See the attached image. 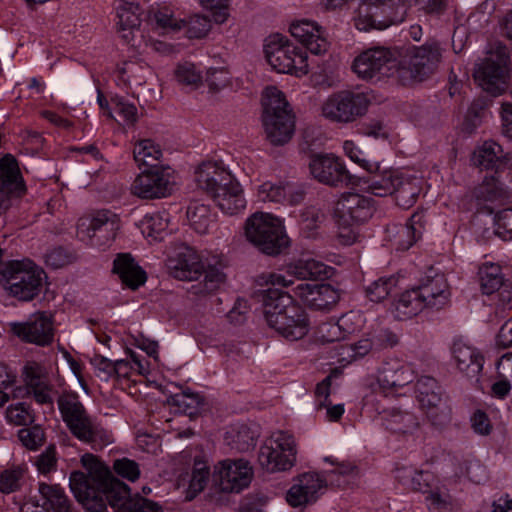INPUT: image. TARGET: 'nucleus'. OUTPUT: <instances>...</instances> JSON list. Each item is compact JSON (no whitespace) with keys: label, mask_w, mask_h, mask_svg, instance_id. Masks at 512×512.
<instances>
[{"label":"nucleus","mask_w":512,"mask_h":512,"mask_svg":"<svg viewBox=\"0 0 512 512\" xmlns=\"http://www.w3.org/2000/svg\"><path fill=\"white\" fill-rule=\"evenodd\" d=\"M187 218L197 233L206 234L214 224L215 215L211 212L210 206L194 202L188 206Z\"/></svg>","instance_id":"43"},{"label":"nucleus","mask_w":512,"mask_h":512,"mask_svg":"<svg viewBox=\"0 0 512 512\" xmlns=\"http://www.w3.org/2000/svg\"><path fill=\"white\" fill-rule=\"evenodd\" d=\"M480 286L484 294H492L503 284L501 268L498 265H484L479 269Z\"/></svg>","instance_id":"53"},{"label":"nucleus","mask_w":512,"mask_h":512,"mask_svg":"<svg viewBox=\"0 0 512 512\" xmlns=\"http://www.w3.org/2000/svg\"><path fill=\"white\" fill-rule=\"evenodd\" d=\"M290 33L312 54L320 55L328 49L324 31L316 22L306 19L294 21L290 25Z\"/></svg>","instance_id":"26"},{"label":"nucleus","mask_w":512,"mask_h":512,"mask_svg":"<svg viewBox=\"0 0 512 512\" xmlns=\"http://www.w3.org/2000/svg\"><path fill=\"white\" fill-rule=\"evenodd\" d=\"M38 471L42 474H48L57 468L56 448L53 445L48 446L36 460Z\"/></svg>","instance_id":"64"},{"label":"nucleus","mask_w":512,"mask_h":512,"mask_svg":"<svg viewBox=\"0 0 512 512\" xmlns=\"http://www.w3.org/2000/svg\"><path fill=\"white\" fill-rule=\"evenodd\" d=\"M337 322L345 339L348 335L361 329L363 317L359 313L349 312L341 316Z\"/></svg>","instance_id":"63"},{"label":"nucleus","mask_w":512,"mask_h":512,"mask_svg":"<svg viewBox=\"0 0 512 512\" xmlns=\"http://www.w3.org/2000/svg\"><path fill=\"white\" fill-rule=\"evenodd\" d=\"M504 157L502 147L494 141H486L478 147L472 157L473 163L484 169H493Z\"/></svg>","instance_id":"42"},{"label":"nucleus","mask_w":512,"mask_h":512,"mask_svg":"<svg viewBox=\"0 0 512 512\" xmlns=\"http://www.w3.org/2000/svg\"><path fill=\"white\" fill-rule=\"evenodd\" d=\"M173 186L168 173L157 168H147L136 176L131 192L142 199L163 198L172 193Z\"/></svg>","instance_id":"17"},{"label":"nucleus","mask_w":512,"mask_h":512,"mask_svg":"<svg viewBox=\"0 0 512 512\" xmlns=\"http://www.w3.org/2000/svg\"><path fill=\"white\" fill-rule=\"evenodd\" d=\"M8 423L15 426H30L35 421V415L31 406L25 402L10 404L5 411Z\"/></svg>","instance_id":"52"},{"label":"nucleus","mask_w":512,"mask_h":512,"mask_svg":"<svg viewBox=\"0 0 512 512\" xmlns=\"http://www.w3.org/2000/svg\"><path fill=\"white\" fill-rule=\"evenodd\" d=\"M474 194L480 203L485 204L483 209L489 214L495 211V208L490 204H501L510 197L509 191L495 177L485 178L475 189Z\"/></svg>","instance_id":"34"},{"label":"nucleus","mask_w":512,"mask_h":512,"mask_svg":"<svg viewBox=\"0 0 512 512\" xmlns=\"http://www.w3.org/2000/svg\"><path fill=\"white\" fill-rule=\"evenodd\" d=\"M414 379L412 368L398 360L387 361L378 374V384L384 390H396L410 384Z\"/></svg>","instance_id":"29"},{"label":"nucleus","mask_w":512,"mask_h":512,"mask_svg":"<svg viewBox=\"0 0 512 512\" xmlns=\"http://www.w3.org/2000/svg\"><path fill=\"white\" fill-rule=\"evenodd\" d=\"M370 100L362 92L341 90L329 95L321 104V115L331 123L350 124L363 117Z\"/></svg>","instance_id":"8"},{"label":"nucleus","mask_w":512,"mask_h":512,"mask_svg":"<svg viewBox=\"0 0 512 512\" xmlns=\"http://www.w3.org/2000/svg\"><path fill=\"white\" fill-rule=\"evenodd\" d=\"M225 440L231 449L237 452H247L256 445L255 432L245 425L227 432Z\"/></svg>","instance_id":"45"},{"label":"nucleus","mask_w":512,"mask_h":512,"mask_svg":"<svg viewBox=\"0 0 512 512\" xmlns=\"http://www.w3.org/2000/svg\"><path fill=\"white\" fill-rule=\"evenodd\" d=\"M11 331L21 340L38 346H48L54 340L53 316L47 312H36L24 322L10 324Z\"/></svg>","instance_id":"16"},{"label":"nucleus","mask_w":512,"mask_h":512,"mask_svg":"<svg viewBox=\"0 0 512 512\" xmlns=\"http://www.w3.org/2000/svg\"><path fill=\"white\" fill-rule=\"evenodd\" d=\"M390 7L386 4L375 5L364 3L359 6L355 17V26L360 31H368L370 29H385L392 24L401 23L406 16V7L401 4L397 7V11L385 17Z\"/></svg>","instance_id":"18"},{"label":"nucleus","mask_w":512,"mask_h":512,"mask_svg":"<svg viewBox=\"0 0 512 512\" xmlns=\"http://www.w3.org/2000/svg\"><path fill=\"white\" fill-rule=\"evenodd\" d=\"M324 461L332 465L331 469L321 475L322 479L325 480V487L331 485L343 488L352 483L358 476V468L352 462L339 460L334 456L325 457Z\"/></svg>","instance_id":"32"},{"label":"nucleus","mask_w":512,"mask_h":512,"mask_svg":"<svg viewBox=\"0 0 512 512\" xmlns=\"http://www.w3.org/2000/svg\"><path fill=\"white\" fill-rule=\"evenodd\" d=\"M258 462L269 473L290 470L296 462L293 436L283 431L273 433L260 447Z\"/></svg>","instance_id":"10"},{"label":"nucleus","mask_w":512,"mask_h":512,"mask_svg":"<svg viewBox=\"0 0 512 512\" xmlns=\"http://www.w3.org/2000/svg\"><path fill=\"white\" fill-rule=\"evenodd\" d=\"M46 278L44 270L30 259L12 260L0 270V286L21 301H31Z\"/></svg>","instance_id":"4"},{"label":"nucleus","mask_w":512,"mask_h":512,"mask_svg":"<svg viewBox=\"0 0 512 512\" xmlns=\"http://www.w3.org/2000/svg\"><path fill=\"white\" fill-rule=\"evenodd\" d=\"M375 211L371 198L357 193L342 195L336 202L334 218L339 226L338 237L342 244L352 245L360 234L357 226L367 222Z\"/></svg>","instance_id":"5"},{"label":"nucleus","mask_w":512,"mask_h":512,"mask_svg":"<svg viewBox=\"0 0 512 512\" xmlns=\"http://www.w3.org/2000/svg\"><path fill=\"white\" fill-rule=\"evenodd\" d=\"M328 276L329 268L324 263L314 259H301L288 267L287 275L271 273L266 282L273 286L290 287L294 285L293 277L298 280H316Z\"/></svg>","instance_id":"20"},{"label":"nucleus","mask_w":512,"mask_h":512,"mask_svg":"<svg viewBox=\"0 0 512 512\" xmlns=\"http://www.w3.org/2000/svg\"><path fill=\"white\" fill-rule=\"evenodd\" d=\"M151 20L154 28L162 34L179 32L185 25V19H178L169 8H160L153 12Z\"/></svg>","instance_id":"47"},{"label":"nucleus","mask_w":512,"mask_h":512,"mask_svg":"<svg viewBox=\"0 0 512 512\" xmlns=\"http://www.w3.org/2000/svg\"><path fill=\"white\" fill-rule=\"evenodd\" d=\"M496 228L494 233L503 240L512 239V208H506L497 212L495 216Z\"/></svg>","instance_id":"59"},{"label":"nucleus","mask_w":512,"mask_h":512,"mask_svg":"<svg viewBox=\"0 0 512 512\" xmlns=\"http://www.w3.org/2000/svg\"><path fill=\"white\" fill-rule=\"evenodd\" d=\"M382 420L387 430L398 434L413 433L419 427V421L413 413L398 409L385 411Z\"/></svg>","instance_id":"38"},{"label":"nucleus","mask_w":512,"mask_h":512,"mask_svg":"<svg viewBox=\"0 0 512 512\" xmlns=\"http://www.w3.org/2000/svg\"><path fill=\"white\" fill-rule=\"evenodd\" d=\"M421 190L422 186L419 178L401 174L392 195L399 207L408 209L416 203Z\"/></svg>","instance_id":"37"},{"label":"nucleus","mask_w":512,"mask_h":512,"mask_svg":"<svg viewBox=\"0 0 512 512\" xmlns=\"http://www.w3.org/2000/svg\"><path fill=\"white\" fill-rule=\"evenodd\" d=\"M509 55L505 47H499L479 63L473 73L475 81L486 92L498 96L508 87Z\"/></svg>","instance_id":"14"},{"label":"nucleus","mask_w":512,"mask_h":512,"mask_svg":"<svg viewBox=\"0 0 512 512\" xmlns=\"http://www.w3.org/2000/svg\"><path fill=\"white\" fill-rule=\"evenodd\" d=\"M26 483V469L20 466L0 472V492L10 494L22 489Z\"/></svg>","instance_id":"48"},{"label":"nucleus","mask_w":512,"mask_h":512,"mask_svg":"<svg viewBox=\"0 0 512 512\" xmlns=\"http://www.w3.org/2000/svg\"><path fill=\"white\" fill-rule=\"evenodd\" d=\"M186 34L190 39H201L211 30V20L204 15L195 14L185 19Z\"/></svg>","instance_id":"54"},{"label":"nucleus","mask_w":512,"mask_h":512,"mask_svg":"<svg viewBox=\"0 0 512 512\" xmlns=\"http://www.w3.org/2000/svg\"><path fill=\"white\" fill-rule=\"evenodd\" d=\"M167 403L179 413L194 416L198 414L200 407L203 405V399L196 393L183 391L169 396Z\"/></svg>","instance_id":"44"},{"label":"nucleus","mask_w":512,"mask_h":512,"mask_svg":"<svg viewBox=\"0 0 512 512\" xmlns=\"http://www.w3.org/2000/svg\"><path fill=\"white\" fill-rule=\"evenodd\" d=\"M262 122L267 140L274 146L288 143L295 132V116L284 94L267 87L262 96Z\"/></svg>","instance_id":"3"},{"label":"nucleus","mask_w":512,"mask_h":512,"mask_svg":"<svg viewBox=\"0 0 512 512\" xmlns=\"http://www.w3.org/2000/svg\"><path fill=\"white\" fill-rule=\"evenodd\" d=\"M136 226L143 236L158 239L161 238V233L167 230L169 219L165 212H158L144 216Z\"/></svg>","instance_id":"46"},{"label":"nucleus","mask_w":512,"mask_h":512,"mask_svg":"<svg viewBox=\"0 0 512 512\" xmlns=\"http://www.w3.org/2000/svg\"><path fill=\"white\" fill-rule=\"evenodd\" d=\"M169 274L179 280H196L202 274L204 265L197 252L190 247H182L166 262Z\"/></svg>","instance_id":"25"},{"label":"nucleus","mask_w":512,"mask_h":512,"mask_svg":"<svg viewBox=\"0 0 512 512\" xmlns=\"http://www.w3.org/2000/svg\"><path fill=\"white\" fill-rule=\"evenodd\" d=\"M398 287V278L395 276L380 277L366 287V294L373 302L386 299Z\"/></svg>","instance_id":"50"},{"label":"nucleus","mask_w":512,"mask_h":512,"mask_svg":"<svg viewBox=\"0 0 512 512\" xmlns=\"http://www.w3.org/2000/svg\"><path fill=\"white\" fill-rule=\"evenodd\" d=\"M57 403L63 421L76 438L92 448H101L109 442L108 435L89 417L76 394H63Z\"/></svg>","instance_id":"6"},{"label":"nucleus","mask_w":512,"mask_h":512,"mask_svg":"<svg viewBox=\"0 0 512 512\" xmlns=\"http://www.w3.org/2000/svg\"><path fill=\"white\" fill-rule=\"evenodd\" d=\"M405 484L408 485L413 491L426 493L429 491V480L431 475L428 472L406 470Z\"/></svg>","instance_id":"61"},{"label":"nucleus","mask_w":512,"mask_h":512,"mask_svg":"<svg viewBox=\"0 0 512 512\" xmlns=\"http://www.w3.org/2000/svg\"><path fill=\"white\" fill-rule=\"evenodd\" d=\"M397 318H411L427 308L416 287L403 292L394 304Z\"/></svg>","instance_id":"40"},{"label":"nucleus","mask_w":512,"mask_h":512,"mask_svg":"<svg viewBox=\"0 0 512 512\" xmlns=\"http://www.w3.org/2000/svg\"><path fill=\"white\" fill-rule=\"evenodd\" d=\"M22 387H16L13 398L31 397L38 405L53 407L56 390L46 366L36 361L27 362L21 373Z\"/></svg>","instance_id":"11"},{"label":"nucleus","mask_w":512,"mask_h":512,"mask_svg":"<svg viewBox=\"0 0 512 512\" xmlns=\"http://www.w3.org/2000/svg\"><path fill=\"white\" fill-rule=\"evenodd\" d=\"M177 82L184 86H190L191 88H197L202 82V76L200 72L196 70L193 63L184 62L179 64L174 72Z\"/></svg>","instance_id":"56"},{"label":"nucleus","mask_w":512,"mask_h":512,"mask_svg":"<svg viewBox=\"0 0 512 512\" xmlns=\"http://www.w3.org/2000/svg\"><path fill=\"white\" fill-rule=\"evenodd\" d=\"M119 228L117 215L109 210H101L79 219L77 237L91 247L104 248L115 239Z\"/></svg>","instance_id":"12"},{"label":"nucleus","mask_w":512,"mask_h":512,"mask_svg":"<svg viewBox=\"0 0 512 512\" xmlns=\"http://www.w3.org/2000/svg\"><path fill=\"white\" fill-rule=\"evenodd\" d=\"M258 199L262 202L280 203L286 199V184L265 182L258 189Z\"/></svg>","instance_id":"57"},{"label":"nucleus","mask_w":512,"mask_h":512,"mask_svg":"<svg viewBox=\"0 0 512 512\" xmlns=\"http://www.w3.org/2000/svg\"><path fill=\"white\" fill-rule=\"evenodd\" d=\"M220 465L219 486L223 492L239 493L250 485L254 472L249 461L227 459Z\"/></svg>","instance_id":"19"},{"label":"nucleus","mask_w":512,"mask_h":512,"mask_svg":"<svg viewBox=\"0 0 512 512\" xmlns=\"http://www.w3.org/2000/svg\"><path fill=\"white\" fill-rule=\"evenodd\" d=\"M84 471H73L69 485L77 501L89 512H128V486L116 478L97 456L85 453L80 460Z\"/></svg>","instance_id":"1"},{"label":"nucleus","mask_w":512,"mask_h":512,"mask_svg":"<svg viewBox=\"0 0 512 512\" xmlns=\"http://www.w3.org/2000/svg\"><path fill=\"white\" fill-rule=\"evenodd\" d=\"M234 180L232 174L220 162L205 161L195 170L197 187L212 198Z\"/></svg>","instance_id":"23"},{"label":"nucleus","mask_w":512,"mask_h":512,"mask_svg":"<svg viewBox=\"0 0 512 512\" xmlns=\"http://www.w3.org/2000/svg\"><path fill=\"white\" fill-rule=\"evenodd\" d=\"M263 301L268 325L282 337L296 341L307 335L310 329L308 315L291 295L269 288Z\"/></svg>","instance_id":"2"},{"label":"nucleus","mask_w":512,"mask_h":512,"mask_svg":"<svg viewBox=\"0 0 512 512\" xmlns=\"http://www.w3.org/2000/svg\"><path fill=\"white\" fill-rule=\"evenodd\" d=\"M293 291L296 297L314 310H330L340 299L339 291L330 284L301 282Z\"/></svg>","instance_id":"22"},{"label":"nucleus","mask_w":512,"mask_h":512,"mask_svg":"<svg viewBox=\"0 0 512 512\" xmlns=\"http://www.w3.org/2000/svg\"><path fill=\"white\" fill-rule=\"evenodd\" d=\"M416 288L427 308L438 310L448 303L450 292L443 275L427 277Z\"/></svg>","instance_id":"30"},{"label":"nucleus","mask_w":512,"mask_h":512,"mask_svg":"<svg viewBox=\"0 0 512 512\" xmlns=\"http://www.w3.org/2000/svg\"><path fill=\"white\" fill-rule=\"evenodd\" d=\"M308 166L313 178L325 185L338 186L348 179L345 165L334 154H312Z\"/></svg>","instance_id":"21"},{"label":"nucleus","mask_w":512,"mask_h":512,"mask_svg":"<svg viewBox=\"0 0 512 512\" xmlns=\"http://www.w3.org/2000/svg\"><path fill=\"white\" fill-rule=\"evenodd\" d=\"M374 351L392 349L399 344V336L384 326H374L368 332Z\"/></svg>","instance_id":"51"},{"label":"nucleus","mask_w":512,"mask_h":512,"mask_svg":"<svg viewBox=\"0 0 512 512\" xmlns=\"http://www.w3.org/2000/svg\"><path fill=\"white\" fill-rule=\"evenodd\" d=\"M317 338L322 343H332L344 339L338 322L322 323L317 328Z\"/></svg>","instance_id":"62"},{"label":"nucleus","mask_w":512,"mask_h":512,"mask_svg":"<svg viewBox=\"0 0 512 512\" xmlns=\"http://www.w3.org/2000/svg\"><path fill=\"white\" fill-rule=\"evenodd\" d=\"M162 156V150L158 144L151 139H142L135 143L133 158L137 166L155 168Z\"/></svg>","instance_id":"41"},{"label":"nucleus","mask_w":512,"mask_h":512,"mask_svg":"<svg viewBox=\"0 0 512 512\" xmlns=\"http://www.w3.org/2000/svg\"><path fill=\"white\" fill-rule=\"evenodd\" d=\"M349 157L353 161L360 163L364 168L372 173L368 185V189L372 194L384 197L392 195L393 192H395L396 182L398 181L401 173L393 169L380 171L378 164H370L368 161L360 159L357 155L352 154V152L349 153Z\"/></svg>","instance_id":"27"},{"label":"nucleus","mask_w":512,"mask_h":512,"mask_svg":"<svg viewBox=\"0 0 512 512\" xmlns=\"http://www.w3.org/2000/svg\"><path fill=\"white\" fill-rule=\"evenodd\" d=\"M245 236L264 254L275 256L289 245L281 221L268 213L256 212L245 222Z\"/></svg>","instance_id":"7"},{"label":"nucleus","mask_w":512,"mask_h":512,"mask_svg":"<svg viewBox=\"0 0 512 512\" xmlns=\"http://www.w3.org/2000/svg\"><path fill=\"white\" fill-rule=\"evenodd\" d=\"M440 60L441 49L436 42L414 48L398 61L397 78L403 85L421 82L434 72Z\"/></svg>","instance_id":"9"},{"label":"nucleus","mask_w":512,"mask_h":512,"mask_svg":"<svg viewBox=\"0 0 512 512\" xmlns=\"http://www.w3.org/2000/svg\"><path fill=\"white\" fill-rule=\"evenodd\" d=\"M91 364L97 371V376L108 380L115 377L117 385L125 389L128 384V362L124 360L111 361L101 355H96L91 359Z\"/></svg>","instance_id":"35"},{"label":"nucleus","mask_w":512,"mask_h":512,"mask_svg":"<svg viewBox=\"0 0 512 512\" xmlns=\"http://www.w3.org/2000/svg\"><path fill=\"white\" fill-rule=\"evenodd\" d=\"M202 273H204V279L199 284L203 286V288L200 289V292L202 293H211L215 291L225 281V274L217 267H204Z\"/></svg>","instance_id":"60"},{"label":"nucleus","mask_w":512,"mask_h":512,"mask_svg":"<svg viewBox=\"0 0 512 512\" xmlns=\"http://www.w3.org/2000/svg\"><path fill=\"white\" fill-rule=\"evenodd\" d=\"M355 73L363 79L380 80L397 75L398 60L386 48H371L361 53L353 63Z\"/></svg>","instance_id":"15"},{"label":"nucleus","mask_w":512,"mask_h":512,"mask_svg":"<svg viewBox=\"0 0 512 512\" xmlns=\"http://www.w3.org/2000/svg\"><path fill=\"white\" fill-rule=\"evenodd\" d=\"M426 219L423 212H415L406 225L395 226L391 240L398 250H408L418 239L422 237L426 227Z\"/></svg>","instance_id":"31"},{"label":"nucleus","mask_w":512,"mask_h":512,"mask_svg":"<svg viewBox=\"0 0 512 512\" xmlns=\"http://www.w3.org/2000/svg\"><path fill=\"white\" fill-rule=\"evenodd\" d=\"M210 475L209 466L205 461L195 460L192 469V475L189 482L186 499H194L200 492H202L208 482Z\"/></svg>","instance_id":"49"},{"label":"nucleus","mask_w":512,"mask_h":512,"mask_svg":"<svg viewBox=\"0 0 512 512\" xmlns=\"http://www.w3.org/2000/svg\"><path fill=\"white\" fill-rule=\"evenodd\" d=\"M18 440L29 450H37L45 441V433L39 425L22 428L17 433Z\"/></svg>","instance_id":"55"},{"label":"nucleus","mask_w":512,"mask_h":512,"mask_svg":"<svg viewBox=\"0 0 512 512\" xmlns=\"http://www.w3.org/2000/svg\"><path fill=\"white\" fill-rule=\"evenodd\" d=\"M452 354L458 369L468 377H477L482 371L484 359L477 349L462 341H455Z\"/></svg>","instance_id":"33"},{"label":"nucleus","mask_w":512,"mask_h":512,"mask_svg":"<svg viewBox=\"0 0 512 512\" xmlns=\"http://www.w3.org/2000/svg\"><path fill=\"white\" fill-rule=\"evenodd\" d=\"M26 192L20 168L16 158L6 154L0 158V195L4 198L21 197Z\"/></svg>","instance_id":"28"},{"label":"nucleus","mask_w":512,"mask_h":512,"mask_svg":"<svg viewBox=\"0 0 512 512\" xmlns=\"http://www.w3.org/2000/svg\"><path fill=\"white\" fill-rule=\"evenodd\" d=\"M265 55L271 67L279 73L299 77L308 72L306 54L280 35L269 37L265 44Z\"/></svg>","instance_id":"13"},{"label":"nucleus","mask_w":512,"mask_h":512,"mask_svg":"<svg viewBox=\"0 0 512 512\" xmlns=\"http://www.w3.org/2000/svg\"><path fill=\"white\" fill-rule=\"evenodd\" d=\"M38 490L44 501L41 507L54 512H72V503L60 485L40 483Z\"/></svg>","instance_id":"39"},{"label":"nucleus","mask_w":512,"mask_h":512,"mask_svg":"<svg viewBox=\"0 0 512 512\" xmlns=\"http://www.w3.org/2000/svg\"><path fill=\"white\" fill-rule=\"evenodd\" d=\"M424 412L430 423L437 428H443L451 421V407L446 400L425 409Z\"/></svg>","instance_id":"58"},{"label":"nucleus","mask_w":512,"mask_h":512,"mask_svg":"<svg viewBox=\"0 0 512 512\" xmlns=\"http://www.w3.org/2000/svg\"><path fill=\"white\" fill-rule=\"evenodd\" d=\"M325 480L315 472L303 473L287 491L286 500L292 507L314 503L325 490Z\"/></svg>","instance_id":"24"},{"label":"nucleus","mask_w":512,"mask_h":512,"mask_svg":"<svg viewBox=\"0 0 512 512\" xmlns=\"http://www.w3.org/2000/svg\"><path fill=\"white\" fill-rule=\"evenodd\" d=\"M213 200L222 212L228 215H235L246 206L243 191L236 179L227 185L223 191H219Z\"/></svg>","instance_id":"36"}]
</instances>
